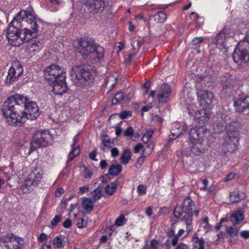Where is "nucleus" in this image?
Masks as SVG:
<instances>
[{
	"mask_svg": "<svg viewBox=\"0 0 249 249\" xmlns=\"http://www.w3.org/2000/svg\"><path fill=\"white\" fill-rule=\"evenodd\" d=\"M204 40L203 37H195L192 41L193 45H197L201 43Z\"/></svg>",
	"mask_w": 249,
	"mask_h": 249,
	"instance_id": "53",
	"label": "nucleus"
},
{
	"mask_svg": "<svg viewBox=\"0 0 249 249\" xmlns=\"http://www.w3.org/2000/svg\"><path fill=\"white\" fill-rule=\"evenodd\" d=\"M226 232L231 236H237L238 235L239 229L236 227L230 226L227 228Z\"/></svg>",
	"mask_w": 249,
	"mask_h": 249,
	"instance_id": "40",
	"label": "nucleus"
},
{
	"mask_svg": "<svg viewBox=\"0 0 249 249\" xmlns=\"http://www.w3.org/2000/svg\"><path fill=\"white\" fill-rule=\"evenodd\" d=\"M154 144L152 142L143 146L142 143H138L134 148V152L137 153L142 149L141 155L137 160V164L140 166L143 163L145 159L152 152Z\"/></svg>",
	"mask_w": 249,
	"mask_h": 249,
	"instance_id": "14",
	"label": "nucleus"
},
{
	"mask_svg": "<svg viewBox=\"0 0 249 249\" xmlns=\"http://www.w3.org/2000/svg\"><path fill=\"white\" fill-rule=\"evenodd\" d=\"M246 197L245 193L238 191L232 192L230 196V203H234L240 201Z\"/></svg>",
	"mask_w": 249,
	"mask_h": 249,
	"instance_id": "25",
	"label": "nucleus"
},
{
	"mask_svg": "<svg viewBox=\"0 0 249 249\" xmlns=\"http://www.w3.org/2000/svg\"><path fill=\"white\" fill-rule=\"evenodd\" d=\"M126 222V219L123 215H120L115 220V225L120 227L124 225Z\"/></svg>",
	"mask_w": 249,
	"mask_h": 249,
	"instance_id": "43",
	"label": "nucleus"
},
{
	"mask_svg": "<svg viewBox=\"0 0 249 249\" xmlns=\"http://www.w3.org/2000/svg\"><path fill=\"white\" fill-rule=\"evenodd\" d=\"M47 238V235L45 233H41L38 237V240L40 242H44Z\"/></svg>",
	"mask_w": 249,
	"mask_h": 249,
	"instance_id": "57",
	"label": "nucleus"
},
{
	"mask_svg": "<svg viewBox=\"0 0 249 249\" xmlns=\"http://www.w3.org/2000/svg\"><path fill=\"white\" fill-rule=\"evenodd\" d=\"M166 13L164 11H160L154 16V20L157 22L162 23L166 19Z\"/></svg>",
	"mask_w": 249,
	"mask_h": 249,
	"instance_id": "37",
	"label": "nucleus"
},
{
	"mask_svg": "<svg viewBox=\"0 0 249 249\" xmlns=\"http://www.w3.org/2000/svg\"><path fill=\"white\" fill-rule=\"evenodd\" d=\"M2 112L9 125L21 126L27 119H36L39 115L36 102H29L23 95L16 94L8 97L2 106Z\"/></svg>",
	"mask_w": 249,
	"mask_h": 249,
	"instance_id": "1",
	"label": "nucleus"
},
{
	"mask_svg": "<svg viewBox=\"0 0 249 249\" xmlns=\"http://www.w3.org/2000/svg\"><path fill=\"white\" fill-rule=\"evenodd\" d=\"M110 152L111 157L114 158L119 155V151L116 147H113L111 148Z\"/></svg>",
	"mask_w": 249,
	"mask_h": 249,
	"instance_id": "56",
	"label": "nucleus"
},
{
	"mask_svg": "<svg viewBox=\"0 0 249 249\" xmlns=\"http://www.w3.org/2000/svg\"><path fill=\"white\" fill-rule=\"evenodd\" d=\"M249 41L244 38L239 42L234 49L232 58L234 62L238 65L245 64L249 61Z\"/></svg>",
	"mask_w": 249,
	"mask_h": 249,
	"instance_id": "4",
	"label": "nucleus"
},
{
	"mask_svg": "<svg viewBox=\"0 0 249 249\" xmlns=\"http://www.w3.org/2000/svg\"><path fill=\"white\" fill-rule=\"evenodd\" d=\"M146 186L143 184H140L137 187V193L139 196H142L146 193Z\"/></svg>",
	"mask_w": 249,
	"mask_h": 249,
	"instance_id": "44",
	"label": "nucleus"
},
{
	"mask_svg": "<svg viewBox=\"0 0 249 249\" xmlns=\"http://www.w3.org/2000/svg\"><path fill=\"white\" fill-rule=\"evenodd\" d=\"M92 199L94 202L100 199L102 196V191L100 187H97L93 192H91Z\"/></svg>",
	"mask_w": 249,
	"mask_h": 249,
	"instance_id": "38",
	"label": "nucleus"
},
{
	"mask_svg": "<svg viewBox=\"0 0 249 249\" xmlns=\"http://www.w3.org/2000/svg\"><path fill=\"white\" fill-rule=\"evenodd\" d=\"M120 118L124 119L130 117L132 115V111H124L118 114Z\"/></svg>",
	"mask_w": 249,
	"mask_h": 249,
	"instance_id": "48",
	"label": "nucleus"
},
{
	"mask_svg": "<svg viewBox=\"0 0 249 249\" xmlns=\"http://www.w3.org/2000/svg\"><path fill=\"white\" fill-rule=\"evenodd\" d=\"M175 249H189V248L187 244L181 243L179 244Z\"/></svg>",
	"mask_w": 249,
	"mask_h": 249,
	"instance_id": "58",
	"label": "nucleus"
},
{
	"mask_svg": "<svg viewBox=\"0 0 249 249\" xmlns=\"http://www.w3.org/2000/svg\"><path fill=\"white\" fill-rule=\"evenodd\" d=\"M203 79H196L195 81L198 100L201 106L207 110L210 111V106L214 96L212 92L203 89Z\"/></svg>",
	"mask_w": 249,
	"mask_h": 249,
	"instance_id": "5",
	"label": "nucleus"
},
{
	"mask_svg": "<svg viewBox=\"0 0 249 249\" xmlns=\"http://www.w3.org/2000/svg\"><path fill=\"white\" fill-rule=\"evenodd\" d=\"M182 212H183L182 209L179 206H177L174 211V215L176 218H179Z\"/></svg>",
	"mask_w": 249,
	"mask_h": 249,
	"instance_id": "50",
	"label": "nucleus"
},
{
	"mask_svg": "<svg viewBox=\"0 0 249 249\" xmlns=\"http://www.w3.org/2000/svg\"><path fill=\"white\" fill-rule=\"evenodd\" d=\"M159 245V241L156 239H152L150 241V247L152 249H157Z\"/></svg>",
	"mask_w": 249,
	"mask_h": 249,
	"instance_id": "54",
	"label": "nucleus"
},
{
	"mask_svg": "<svg viewBox=\"0 0 249 249\" xmlns=\"http://www.w3.org/2000/svg\"><path fill=\"white\" fill-rule=\"evenodd\" d=\"M55 249H61L63 247L62 239L59 237H55L53 241Z\"/></svg>",
	"mask_w": 249,
	"mask_h": 249,
	"instance_id": "41",
	"label": "nucleus"
},
{
	"mask_svg": "<svg viewBox=\"0 0 249 249\" xmlns=\"http://www.w3.org/2000/svg\"><path fill=\"white\" fill-rule=\"evenodd\" d=\"M117 188V184L115 182H111L105 188V192L108 196L113 195Z\"/></svg>",
	"mask_w": 249,
	"mask_h": 249,
	"instance_id": "39",
	"label": "nucleus"
},
{
	"mask_svg": "<svg viewBox=\"0 0 249 249\" xmlns=\"http://www.w3.org/2000/svg\"><path fill=\"white\" fill-rule=\"evenodd\" d=\"M185 131V126L180 123L176 124L171 131L169 139L174 140L178 137Z\"/></svg>",
	"mask_w": 249,
	"mask_h": 249,
	"instance_id": "22",
	"label": "nucleus"
},
{
	"mask_svg": "<svg viewBox=\"0 0 249 249\" xmlns=\"http://www.w3.org/2000/svg\"><path fill=\"white\" fill-rule=\"evenodd\" d=\"M70 76L75 78H94L98 76V72L92 66H76L71 69Z\"/></svg>",
	"mask_w": 249,
	"mask_h": 249,
	"instance_id": "11",
	"label": "nucleus"
},
{
	"mask_svg": "<svg viewBox=\"0 0 249 249\" xmlns=\"http://www.w3.org/2000/svg\"><path fill=\"white\" fill-rule=\"evenodd\" d=\"M153 134V131L151 130H148L142 137V141L144 143H146L149 141V140L151 138Z\"/></svg>",
	"mask_w": 249,
	"mask_h": 249,
	"instance_id": "45",
	"label": "nucleus"
},
{
	"mask_svg": "<svg viewBox=\"0 0 249 249\" xmlns=\"http://www.w3.org/2000/svg\"><path fill=\"white\" fill-rule=\"evenodd\" d=\"M231 31L229 29L224 28L220 31L215 37L217 47L219 50L223 52L227 51L226 42L228 38L231 36Z\"/></svg>",
	"mask_w": 249,
	"mask_h": 249,
	"instance_id": "17",
	"label": "nucleus"
},
{
	"mask_svg": "<svg viewBox=\"0 0 249 249\" xmlns=\"http://www.w3.org/2000/svg\"><path fill=\"white\" fill-rule=\"evenodd\" d=\"M240 236L242 238L247 239L249 238V231L244 230L240 232Z\"/></svg>",
	"mask_w": 249,
	"mask_h": 249,
	"instance_id": "55",
	"label": "nucleus"
},
{
	"mask_svg": "<svg viewBox=\"0 0 249 249\" xmlns=\"http://www.w3.org/2000/svg\"><path fill=\"white\" fill-rule=\"evenodd\" d=\"M234 106L236 111L243 112L245 109L249 108V96L236 100L234 102Z\"/></svg>",
	"mask_w": 249,
	"mask_h": 249,
	"instance_id": "21",
	"label": "nucleus"
},
{
	"mask_svg": "<svg viewBox=\"0 0 249 249\" xmlns=\"http://www.w3.org/2000/svg\"><path fill=\"white\" fill-rule=\"evenodd\" d=\"M124 135L126 137H130L132 138L134 135V130L131 126L128 127L125 131H124Z\"/></svg>",
	"mask_w": 249,
	"mask_h": 249,
	"instance_id": "49",
	"label": "nucleus"
},
{
	"mask_svg": "<svg viewBox=\"0 0 249 249\" xmlns=\"http://www.w3.org/2000/svg\"><path fill=\"white\" fill-rule=\"evenodd\" d=\"M71 223L70 219H68L66 220L63 223V226L65 228H68L71 226Z\"/></svg>",
	"mask_w": 249,
	"mask_h": 249,
	"instance_id": "62",
	"label": "nucleus"
},
{
	"mask_svg": "<svg viewBox=\"0 0 249 249\" xmlns=\"http://www.w3.org/2000/svg\"><path fill=\"white\" fill-rule=\"evenodd\" d=\"M208 180L207 179H204L202 181L203 186L200 188L201 190H205L207 189V186L208 184Z\"/></svg>",
	"mask_w": 249,
	"mask_h": 249,
	"instance_id": "64",
	"label": "nucleus"
},
{
	"mask_svg": "<svg viewBox=\"0 0 249 249\" xmlns=\"http://www.w3.org/2000/svg\"><path fill=\"white\" fill-rule=\"evenodd\" d=\"M52 139L53 136L48 130H38L35 134L30 149L32 151L39 147L46 146Z\"/></svg>",
	"mask_w": 249,
	"mask_h": 249,
	"instance_id": "10",
	"label": "nucleus"
},
{
	"mask_svg": "<svg viewBox=\"0 0 249 249\" xmlns=\"http://www.w3.org/2000/svg\"><path fill=\"white\" fill-rule=\"evenodd\" d=\"M62 216L60 215H56L51 221V224L52 227L56 226L61 221Z\"/></svg>",
	"mask_w": 249,
	"mask_h": 249,
	"instance_id": "46",
	"label": "nucleus"
},
{
	"mask_svg": "<svg viewBox=\"0 0 249 249\" xmlns=\"http://www.w3.org/2000/svg\"><path fill=\"white\" fill-rule=\"evenodd\" d=\"M133 54L132 53H130L128 57L126 58L124 61V63L126 65H129L130 63L131 62V59L133 57Z\"/></svg>",
	"mask_w": 249,
	"mask_h": 249,
	"instance_id": "59",
	"label": "nucleus"
},
{
	"mask_svg": "<svg viewBox=\"0 0 249 249\" xmlns=\"http://www.w3.org/2000/svg\"><path fill=\"white\" fill-rule=\"evenodd\" d=\"M229 138L226 140V142L223 144V146L225 147L226 150L229 152H232L235 150L237 146L234 141H237L238 132L233 130V135H232L231 132V128H227Z\"/></svg>",
	"mask_w": 249,
	"mask_h": 249,
	"instance_id": "20",
	"label": "nucleus"
},
{
	"mask_svg": "<svg viewBox=\"0 0 249 249\" xmlns=\"http://www.w3.org/2000/svg\"><path fill=\"white\" fill-rule=\"evenodd\" d=\"M152 107H153V106L151 105V104H148V105L145 106L144 107H143L142 108V112H147L149 109H150Z\"/></svg>",
	"mask_w": 249,
	"mask_h": 249,
	"instance_id": "63",
	"label": "nucleus"
},
{
	"mask_svg": "<svg viewBox=\"0 0 249 249\" xmlns=\"http://www.w3.org/2000/svg\"><path fill=\"white\" fill-rule=\"evenodd\" d=\"M48 83L52 82V86L53 91L55 94L62 95L67 90V86L65 81V79H47Z\"/></svg>",
	"mask_w": 249,
	"mask_h": 249,
	"instance_id": "19",
	"label": "nucleus"
},
{
	"mask_svg": "<svg viewBox=\"0 0 249 249\" xmlns=\"http://www.w3.org/2000/svg\"><path fill=\"white\" fill-rule=\"evenodd\" d=\"M23 71L20 65L15 64L10 68L6 78H18L22 73Z\"/></svg>",
	"mask_w": 249,
	"mask_h": 249,
	"instance_id": "23",
	"label": "nucleus"
},
{
	"mask_svg": "<svg viewBox=\"0 0 249 249\" xmlns=\"http://www.w3.org/2000/svg\"><path fill=\"white\" fill-rule=\"evenodd\" d=\"M200 225L205 232H210L212 230V227L209 223V218L207 216L202 218L200 222Z\"/></svg>",
	"mask_w": 249,
	"mask_h": 249,
	"instance_id": "31",
	"label": "nucleus"
},
{
	"mask_svg": "<svg viewBox=\"0 0 249 249\" xmlns=\"http://www.w3.org/2000/svg\"><path fill=\"white\" fill-rule=\"evenodd\" d=\"M42 48V45L39 41L31 42L29 44L28 50L31 54H35L39 52Z\"/></svg>",
	"mask_w": 249,
	"mask_h": 249,
	"instance_id": "26",
	"label": "nucleus"
},
{
	"mask_svg": "<svg viewBox=\"0 0 249 249\" xmlns=\"http://www.w3.org/2000/svg\"><path fill=\"white\" fill-rule=\"evenodd\" d=\"M190 84H186L182 89V96L184 98H188L191 100L192 98V88L190 86Z\"/></svg>",
	"mask_w": 249,
	"mask_h": 249,
	"instance_id": "33",
	"label": "nucleus"
},
{
	"mask_svg": "<svg viewBox=\"0 0 249 249\" xmlns=\"http://www.w3.org/2000/svg\"><path fill=\"white\" fill-rule=\"evenodd\" d=\"M39 26L34 14L28 10H21L9 24L6 38L13 46H18L30 39L34 34L38 32Z\"/></svg>",
	"mask_w": 249,
	"mask_h": 249,
	"instance_id": "2",
	"label": "nucleus"
},
{
	"mask_svg": "<svg viewBox=\"0 0 249 249\" xmlns=\"http://www.w3.org/2000/svg\"><path fill=\"white\" fill-rule=\"evenodd\" d=\"M23 239L13 234H8L0 238V249H21Z\"/></svg>",
	"mask_w": 249,
	"mask_h": 249,
	"instance_id": "8",
	"label": "nucleus"
},
{
	"mask_svg": "<svg viewBox=\"0 0 249 249\" xmlns=\"http://www.w3.org/2000/svg\"><path fill=\"white\" fill-rule=\"evenodd\" d=\"M102 145L101 148L105 151L107 148H110L114 143L113 140L110 139L107 135H104L102 137Z\"/></svg>",
	"mask_w": 249,
	"mask_h": 249,
	"instance_id": "27",
	"label": "nucleus"
},
{
	"mask_svg": "<svg viewBox=\"0 0 249 249\" xmlns=\"http://www.w3.org/2000/svg\"><path fill=\"white\" fill-rule=\"evenodd\" d=\"M197 165V163L196 162L192 161V160H191V162L189 164L187 163L184 164L185 169L191 173H194L197 171L198 168Z\"/></svg>",
	"mask_w": 249,
	"mask_h": 249,
	"instance_id": "36",
	"label": "nucleus"
},
{
	"mask_svg": "<svg viewBox=\"0 0 249 249\" xmlns=\"http://www.w3.org/2000/svg\"><path fill=\"white\" fill-rule=\"evenodd\" d=\"M244 219V213L241 211L234 212L231 215V220L233 225L240 223Z\"/></svg>",
	"mask_w": 249,
	"mask_h": 249,
	"instance_id": "24",
	"label": "nucleus"
},
{
	"mask_svg": "<svg viewBox=\"0 0 249 249\" xmlns=\"http://www.w3.org/2000/svg\"><path fill=\"white\" fill-rule=\"evenodd\" d=\"M124 98V94L122 92L117 93L112 99V103L113 105H116L121 101Z\"/></svg>",
	"mask_w": 249,
	"mask_h": 249,
	"instance_id": "42",
	"label": "nucleus"
},
{
	"mask_svg": "<svg viewBox=\"0 0 249 249\" xmlns=\"http://www.w3.org/2000/svg\"><path fill=\"white\" fill-rule=\"evenodd\" d=\"M64 193V190L62 188L60 187L57 189L55 193V195L56 197L60 196Z\"/></svg>",
	"mask_w": 249,
	"mask_h": 249,
	"instance_id": "61",
	"label": "nucleus"
},
{
	"mask_svg": "<svg viewBox=\"0 0 249 249\" xmlns=\"http://www.w3.org/2000/svg\"><path fill=\"white\" fill-rule=\"evenodd\" d=\"M79 52L83 59L91 62H99L104 56V48L96 46L91 38H81L78 41Z\"/></svg>",
	"mask_w": 249,
	"mask_h": 249,
	"instance_id": "3",
	"label": "nucleus"
},
{
	"mask_svg": "<svg viewBox=\"0 0 249 249\" xmlns=\"http://www.w3.org/2000/svg\"><path fill=\"white\" fill-rule=\"evenodd\" d=\"M172 90L171 86L166 83L159 86L155 90H152L149 95V98H152L159 104H166L171 99Z\"/></svg>",
	"mask_w": 249,
	"mask_h": 249,
	"instance_id": "6",
	"label": "nucleus"
},
{
	"mask_svg": "<svg viewBox=\"0 0 249 249\" xmlns=\"http://www.w3.org/2000/svg\"><path fill=\"white\" fill-rule=\"evenodd\" d=\"M96 150L92 151L89 154V157L90 159L92 160L96 161L97 159H96Z\"/></svg>",
	"mask_w": 249,
	"mask_h": 249,
	"instance_id": "60",
	"label": "nucleus"
},
{
	"mask_svg": "<svg viewBox=\"0 0 249 249\" xmlns=\"http://www.w3.org/2000/svg\"><path fill=\"white\" fill-rule=\"evenodd\" d=\"M49 1L51 3V4H53L54 5V7L51 8V11H55L58 9V7L56 6V5H58L60 4V1L59 0H50Z\"/></svg>",
	"mask_w": 249,
	"mask_h": 249,
	"instance_id": "52",
	"label": "nucleus"
},
{
	"mask_svg": "<svg viewBox=\"0 0 249 249\" xmlns=\"http://www.w3.org/2000/svg\"><path fill=\"white\" fill-rule=\"evenodd\" d=\"M195 204L193 201L189 197L185 199L182 205V211L185 213L184 215L181 219L186 227V231L188 234L193 229V209Z\"/></svg>",
	"mask_w": 249,
	"mask_h": 249,
	"instance_id": "9",
	"label": "nucleus"
},
{
	"mask_svg": "<svg viewBox=\"0 0 249 249\" xmlns=\"http://www.w3.org/2000/svg\"><path fill=\"white\" fill-rule=\"evenodd\" d=\"M206 131V129L203 126L192 128L189 132V141L197 142L199 145H202Z\"/></svg>",
	"mask_w": 249,
	"mask_h": 249,
	"instance_id": "15",
	"label": "nucleus"
},
{
	"mask_svg": "<svg viewBox=\"0 0 249 249\" xmlns=\"http://www.w3.org/2000/svg\"><path fill=\"white\" fill-rule=\"evenodd\" d=\"M77 227L80 229H83L87 226V221L83 218H79L77 221Z\"/></svg>",
	"mask_w": 249,
	"mask_h": 249,
	"instance_id": "51",
	"label": "nucleus"
},
{
	"mask_svg": "<svg viewBox=\"0 0 249 249\" xmlns=\"http://www.w3.org/2000/svg\"><path fill=\"white\" fill-rule=\"evenodd\" d=\"M131 158V152L129 149H126L124 151L120 157V160L124 164H127Z\"/></svg>",
	"mask_w": 249,
	"mask_h": 249,
	"instance_id": "34",
	"label": "nucleus"
},
{
	"mask_svg": "<svg viewBox=\"0 0 249 249\" xmlns=\"http://www.w3.org/2000/svg\"><path fill=\"white\" fill-rule=\"evenodd\" d=\"M151 85V82L150 81H147L142 85V90L143 94H146L150 88Z\"/></svg>",
	"mask_w": 249,
	"mask_h": 249,
	"instance_id": "47",
	"label": "nucleus"
},
{
	"mask_svg": "<svg viewBox=\"0 0 249 249\" xmlns=\"http://www.w3.org/2000/svg\"><path fill=\"white\" fill-rule=\"evenodd\" d=\"M44 172L41 168H36L30 173L28 178L25 180L21 189L24 193L30 192L34 187L38 186L43 178Z\"/></svg>",
	"mask_w": 249,
	"mask_h": 249,
	"instance_id": "7",
	"label": "nucleus"
},
{
	"mask_svg": "<svg viewBox=\"0 0 249 249\" xmlns=\"http://www.w3.org/2000/svg\"><path fill=\"white\" fill-rule=\"evenodd\" d=\"M191 241L194 248L198 247V249H200L204 247L205 241L204 239L202 238H198L197 234L196 233L194 234Z\"/></svg>",
	"mask_w": 249,
	"mask_h": 249,
	"instance_id": "30",
	"label": "nucleus"
},
{
	"mask_svg": "<svg viewBox=\"0 0 249 249\" xmlns=\"http://www.w3.org/2000/svg\"><path fill=\"white\" fill-rule=\"evenodd\" d=\"M94 202L91 199L83 197L82 198V207L86 212H90L93 208Z\"/></svg>",
	"mask_w": 249,
	"mask_h": 249,
	"instance_id": "28",
	"label": "nucleus"
},
{
	"mask_svg": "<svg viewBox=\"0 0 249 249\" xmlns=\"http://www.w3.org/2000/svg\"><path fill=\"white\" fill-rule=\"evenodd\" d=\"M122 166L119 164H113L109 168V175L116 176L122 171Z\"/></svg>",
	"mask_w": 249,
	"mask_h": 249,
	"instance_id": "32",
	"label": "nucleus"
},
{
	"mask_svg": "<svg viewBox=\"0 0 249 249\" xmlns=\"http://www.w3.org/2000/svg\"><path fill=\"white\" fill-rule=\"evenodd\" d=\"M221 120H219L220 123H221V125H217L213 127L214 131L216 133H219L223 131L226 127V122L228 121V117L222 114L220 116Z\"/></svg>",
	"mask_w": 249,
	"mask_h": 249,
	"instance_id": "29",
	"label": "nucleus"
},
{
	"mask_svg": "<svg viewBox=\"0 0 249 249\" xmlns=\"http://www.w3.org/2000/svg\"><path fill=\"white\" fill-rule=\"evenodd\" d=\"M85 4L89 12L95 14L103 11L106 3L105 0H85Z\"/></svg>",
	"mask_w": 249,
	"mask_h": 249,
	"instance_id": "18",
	"label": "nucleus"
},
{
	"mask_svg": "<svg viewBox=\"0 0 249 249\" xmlns=\"http://www.w3.org/2000/svg\"><path fill=\"white\" fill-rule=\"evenodd\" d=\"M44 75L45 78H66L64 69L55 64L47 67L44 71Z\"/></svg>",
	"mask_w": 249,
	"mask_h": 249,
	"instance_id": "16",
	"label": "nucleus"
},
{
	"mask_svg": "<svg viewBox=\"0 0 249 249\" xmlns=\"http://www.w3.org/2000/svg\"><path fill=\"white\" fill-rule=\"evenodd\" d=\"M202 145H199L197 142H187V144L183 145L180 151L177 152V156L179 157L183 156L186 157L194 155H199L202 152Z\"/></svg>",
	"mask_w": 249,
	"mask_h": 249,
	"instance_id": "13",
	"label": "nucleus"
},
{
	"mask_svg": "<svg viewBox=\"0 0 249 249\" xmlns=\"http://www.w3.org/2000/svg\"><path fill=\"white\" fill-rule=\"evenodd\" d=\"M80 151V149L79 146H74L71 147V150L68 155L69 161L72 160L75 157L79 155Z\"/></svg>",
	"mask_w": 249,
	"mask_h": 249,
	"instance_id": "35",
	"label": "nucleus"
},
{
	"mask_svg": "<svg viewBox=\"0 0 249 249\" xmlns=\"http://www.w3.org/2000/svg\"><path fill=\"white\" fill-rule=\"evenodd\" d=\"M187 111L190 116H193L196 122L200 124H204L209 120L210 112L203 108L202 110H197L195 105L190 104L187 107Z\"/></svg>",
	"mask_w": 249,
	"mask_h": 249,
	"instance_id": "12",
	"label": "nucleus"
}]
</instances>
